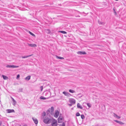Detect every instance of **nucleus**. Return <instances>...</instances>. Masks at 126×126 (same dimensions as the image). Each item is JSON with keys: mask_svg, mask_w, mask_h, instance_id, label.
<instances>
[{"mask_svg": "<svg viewBox=\"0 0 126 126\" xmlns=\"http://www.w3.org/2000/svg\"><path fill=\"white\" fill-rule=\"evenodd\" d=\"M63 121V118L62 117H59L58 118V122L59 123H61Z\"/></svg>", "mask_w": 126, "mask_h": 126, "instance_id": "5", "label": "nucleus"}, {"mask_svg": "<svg viewBox=\"0 0 126 126\" xmlns=\"http://www.w3.org/2000/svg\"><path fill=\"white\" fill-rule=\"evenodd\" d=\"M32 119L34 123L36 124H37L38 122V120L36 118L33 117L32 118Z\"/></svg>", "mask_w": 126, "mask_h": 126, "instance_id": "8", "label": "nucleus"}, {"mask_svg": "<svg viewBox=\"0 0 126 126\" xmlns=\"http://www.w3.org/2000/svg\"><path fill=\"white\" fill-rule=\"evenodd\" d=\"M59 115V112L58 111H56L55 112V114L54 115V116L56 118H57Z\"/></svg>", "mask_w": 126, "mask_h": 126, "instance_id": "11", "label": "nucleus"}, {"mask_svg": "<svg viewBox=\"0 0 126 126\" xmlns=\"http://www.w3.org/2000/svg\"><path fill=\"white\" fill-rule=\"evenodd\" d=\"M73 104H68V105L70 106H71L72 105H73Z\"/></svg>", "mask_w": 126, "mask_h": 126, "instance_id": "35", "label": "nucleus"}, {"mask_svg": "<svg viewBox=\"0 0 126 126\" xmlns=\"http://www.w3.org/2000/svg\"><path fill=\"white\" fill-rule=\"evenodd\" d=\"M59 32L63 34H66L67 33L66 32L64 31H60Z\"/></svg>", "mask_w": 126, "mask_h": 126, "instance_id": "21", "label": "nucleus"}, {"mask_svg": "<svg viewBox=\"0 0 126 126\" xmlns=\"http://www.w3.org/2000/svg\"><path fill=\"white\" fill-rule=\"evenodd\" d=\"M20 75H18L16 77V79H18L19 78Z\"/></svg>", "mask_w": 126, "mask_h": 126, "instance_id": "33", "label": "nucleus"}, {"mask_svg": "<svg viewBox=\"0 0 126 126\" xmlns=\"http://www.w3.org/2000/svg\"><path fill=\"white\" fill-rule=\"evenodd\" d=\"M77 107L81 109H82V107L79 103H78L77 104Z\"/></svg>", "mask_w": 126, "mask_h": 126, "instance_id": "14", "label": "nucleus"}, {"mask_svg": "<svg viewBox=\"0 0 126 126\" xmlns=\"http://www.w3.org/2000/svg\"><path fill=\"white\" fill-rule=\"evenodd\" d=\"M2 124V122L0 121V125H1Z\"/></svg>", "mask_w": 126, "mask_h": 126, "instance_id": "37", "label": "nucleus"}, {"mask_svg": "<svg viewBox=\"0 0 126 126\" xmlns=\"http://www.w3.org/2000/svg\"><path fill=\"white\" fill-rule=\"evenodd\" d=\"M29 33L33 37H35V35L32 33L30 31H29Z\"/></svg>", "mask_w": 126, "mask_h": 126, "instance_id": "22", "label": "nucleus"}, {"mask_svg": "<svg viewBox=\"0 0 126 126\" xmlns=\"http://www.w3.org/2000/svg\"><path fill=\"white\" fill-rule=\"evenodd\" d=\"M46 32L48 33H50V31L49 30L47 29L46 31Z\"/></svg>", "mask_w": 126, "mask_h": 126, "instance_id": "26", "label": "nucleus"}, {"mask_svg": "<svg viewBox=\"0 0 126 126\" xmlns=\"http://www.w3.org/2000/svg\"><path fill=\"white\" fill-rule=\"evenodd\" d=\"M18 66H15L13 65H7L6 66V67L7 68H17L18 67Z\"/></svg>", "mask_w": 126, "mask_h": 126, "instance_id": "4", "label": "nucleus"}, {"mask_svg": "<svg viewBox=\"0 0 126 126\" xmlns=\"http://www.w3.org/2000/svg\"><path fill=\"white\" fill-rule=\"evenodd\" d=\"M52 123V126H57V122L56 120L53 118Z\"/></svg>", "mask_w": 126, "mask_h": 126, "instance_id": "3", "label": "nucleus"}, {"mask_svg": "<svg viewBox=\"0 0 126 126\" xmlns=\"http://www.w3.org/2000/svg\"><path fill=\"white\" fill-rule=\"evenodd\" d=\"M69 102L72 104H74L76 103V100L73 98H70L69 100Z\"/></svg>", "mask_w": 126, "mask_h": 126, "instance_id": "2", "label": "nucleus"}, {"mask_svg": "<svg viewBox=\"0 0 126 126\" xmlns=\"http://www.w3.org/2000/svg\"><path fill=\"white\" fill-rule=\"evenodd\" d=\"M48 98H45L43 96H41L40 97V99L45 100L47 99Z\"/></svg>", "mask_w": 126, "mask_h": 126, "instance_id": "18", "label": "nucleus"}, {"mask_svg": "<svg viewBox=\"0 0 126 126\" xmlns=\"http://www.w3.org/2000/svg\"><path fill=\"white\" fill-rule=\"evenodd\" d=\"M51 112H52L54 110V108L53 107H52L51 108Z\"/></svg>", "mask_w": 126, "mask_h": 126, "instance_id": "28", "label": "nucleus"}, {"mask_svg": "<svg viewBox=\"0 0 126 126\" xmlns=\"http://www.w3.org/2000/svg\"><path fill=\"white\" fill-rule=\"evenodd\" d=\"M113 116L114 117L118 119H119L120 118V117L118 116L117 114L114 113Z\"/></svg>", "mask_w": 126, "mask_h": 126, "instance_id": "13", "label": "nucleus"}, {"mask_svg": "<svg viewBox=\"0 0 126 126\" xmlns=\"http://www.w3.org/2000/svg\"><path fill=\"white\" fill-rule=\"evenodd\" d=\"M69 91L71 93H75V91L74 90L72 89H70L69 90Z\"/></svg>", "mask_w": 126, "mask_h": 126, "instance_id": "19", "label": "nucleus"}, {"mask_svg": "<svg viewBox=\"0 0 126 126\" xmlns=\"http://www.w3.org/2000/svg\"><path fill=\"white\" fill-rule=\"evenodd\" d=\"M79 95H80V96H79V97H82V96L81 95V94H78Z\"/></svg>", "mask_w": 126, "mask_h": 126, "instance_id": "36", "label": "nucleus"}, {"mask_svg": "<svg viewBox=\"0 0 126 126\" xmlns=\"http://www.w3.org/2000/svg\"><path fill=\"white\" fill-rule=\"evenodd\" d=\"M31 78V76H28L25 78V79L26 80H30Z\"/></svg>", "mask_w": 126, "mask_h": 126, "instance_id": "15", "label": "nucleus"}, {"mask_svg": "<svg viewBox=\"0 0 126 126\" xmlns=\"http://www.w3.org/2000/svg\"><path fill=\"white\" fill-rule=\"evenodd\" d=\"M28 44L29 46L31 47H36L37 46L36 45L34 44Z\"/></svg>", "mask_w": 126, "mask_h": 126, "instance_id": "10", "label": "nucleus"}, {"mask_svg": "<svg viewBox=\"0 0 126 126\" xmlns=\"http://www.w3.org/2000/svg\"><path fill=\"white\" fill-rule=\"evenodd\" d=\"M80 115V114L79 113V112H77L76 113V116H79V115Z\"/></svg>", "mask_w": 126, "mask_h": 126, "instance_id": "30", "label": "nucleus"}, {"mask_svg": "<svg viewBox=\"0 0 126 126\" xmlns=\"http://www.w3.org/2000/svg\"><path fill=\"white\" fill-rule=\"evenodd\" d=\"M40 88V89L41 91H42L43 89V86H41Z\"/></svg>", "mask_w": 126, "mask_h": 126, "instance_id": "31", "label": "nucleus"}, {"mask_svg": "<svg viewBox=\"0 0 126 126\" xmlns=\"http://www.w3.org/2000/svg\"><path fill=\"white\" fill-rule=\"evenodd\" d=\"M11 98L12 99L13 101V104L14 106H15L16 104V101L12 97H11Z\"/></svg>", "mask_w": 126, "mask_h": 126, "instance_id": "9", "label": "nucleus"}, {"mask_svg": "<svg viewBox=\"0 0 126 126\" xmlns=\"http://www.w3.org/2000/svg\"><path fill=\"white\" fill-rule=\"evenodd\" d=\"M32 55H29V56H23L22 57V58H27L28 57H30Z\"/></svg>", "mask_w": 126, "mask_h": 126, "instance_id": "23", "label": "nucleus"}, {"mask_svg": "<svg viewBox=\"0 0 126 126\" xmlns=\"http://www.w3.org/2000/svg\"><path fill=\"white\" fill-rule=\"evenodd\" d=\"M114 121L115 122H117V123H119V121L117 120H114Z\"/></svg>", "mask_w": 126, "mask_h": 126, "instance_id": "34", "label": "nucleus"}, {"mask_svg": "<svg viewBox=\"0 0 126 126\" xmlns=\"http://www.w3.org/2000/svg\"><path fill=\"white\" fill-rule=\"evenodd\" d=\"M121 125H123L124 124V123L122 122H119V123Z\"/></svg>", "mask_w": 126, "mask_h": 126, "instance_id": "29", "label": "nucleus"}, {"mask_svg": "<svg viewBox=\"0 0 126 126\" xmlns=\"http://www.w3.org/2000/svg\"><path fill=\"white\" fill-rule=\"evenodd\" d=\"M53 119L50 115L48 116L47 114L46 117L43 118V121L45 124H49L52 123Z\"/></svg>", "mask_w": 126, "mask_h": 126, "instance_id": "1", "label": "nucleus"}, {"mask_svg": "<svg viewBox=\"0 0 126 126\" xmlns=\"http://www.w3.org/2000/svg\"><path fill=\"white\" fill-rule=\"evenodd\" d=\"M77 53L78 54H79L80 55H82V54H86V53L85 52V51H78L77 52Z\"/></svg>", "mask_w": 126, "mask_h": 126, "instance_id": "6", "label": "nucleus"}, {"mask_svg": "<svg viewBox=\"0 0 126 126\" xmlns=\"http://www.w3.org/2000/svg\"><path fill=\"white\" fill-rule=\"evenodd\" d=\"M87 106L89 107V108H90L91 107L92 105L90 103H87L86 104Z\"/></svg>", "mask_w": 126, "mask_h": 126, "instance_id": "20", "label": "nucleus"}, {"mask_svg": "<svg viewBox=\"0 0 126 126\" xmlns=\"http://www.w3.org/2000/svg\"><path fill=\"white\" fill-rule=\"evenodd\" d=\"M22 89H21V91H22Z\"/></svg>", "mask_w": 126, "mask_h": 126, "instance_id": "38", "label": "nucleus"}, {"mask_svg": "<svg viewBox=\"0 0 126 126\" xmlns=\"http://www.w3.org/2000/svg\"><path fill=\"white\" fill-rule=\"evenodd\" d=\"M45 95L46 96H47L49 97L50 96V93L49 92H47L45 94Z\"/></svg>", "mask_w": 126, "mask_h": 126, "instance_id": "16", "label": "nucleus"}, {"mask_svg": "<svg viewBox=\"0 0 126 126\" xmlns=\"http://www.w3.org/2000/svg\"><path fill=\"white\" fill-rule=\"evenodd\" d=\"M46 113L45 112H43L42 114V115L43 116H46Z\"/></svg>", "mask_w": 126, "mask_h": 126, "instance_id": "25", "label": "nucleus"}, {"mask_svg": "<svg viewBox=\"0 0 126 126\" xmlns=\"http://www.w3.org/2000/svg\"><path fill=\"white\" fill-rule=\"evenodd\" d=\"M2 76L3 79L5 80H6L8 79V77L6 76H5L3 75H2Z\"/></svg>", "mask_w": 126, "mask_h": 126, "instance_id": "17", "label": "nucleus"}, {"mask_svg": "<svg viewBox=\"0 0 126 126\" xmlns=\"http://www.w3.org/2000/svg\"><path fill=\"white\" fill-rule=\"evenodd\" d=\"M63 94L65 96H69L71 95L68 92L65 91L63 92Z\"/></svg>", "mask_w": 126, "mask_h": 126, "instance_id": "7", "label": "nucleus"}, {"mask_svg": "<svg viewBox=\"0 0 126 126\" xmlns=\"http://www.w3.org/2000/svg\"><path fill=\"white\" fill-rule=\"evenodd\" d=\"M8 113L14 112V110H13L8 109L6 110Z\"/></svg>", "mask_w": 126, "mask_h": 126, "instance_id": "12", "label": "nucleus"}, {"mask_svg": "<svg viewBox=\"0 0 126 126\" xmlns=\"http://www.w3.org/2000/svg\"><path fill=\"white\" fill-rule=\"evenodd\" d=\"M81 118L82 119H83L85 117L82 114L81 116Z\"/></svg>", "mask_w": 126, "mask_h": 126, "instance_id": "27", "label": "nucleus"}, {"mask_svg": "<svg viewBox=\"0 0 126 126\" xmlns=\"http://www.w3.org/2000/svg\"><path fill=\"white\" fill-rule=\"evenodd\" d=\"M65 125L64 123H63L61 126H65Z\"/></svg>", "mask_w": 126, "mask_h": 126, "instance_id": "32", "label": "nucleus"}, {"mask_svg": "<svg viewBox=\"0 0 126 126\" xmlns=\"http://www.w3.org/2000/svg\"><path fill=\"white\" fill-rule=\"evenodd\" d=\"M56 57L57 59H64V58L61 57H59L57 56H56Z\"/></svg>", "mask_w": 126, "mask_h": 126, "instance_id": "24", "label": "nucleus"}]
</instances>
